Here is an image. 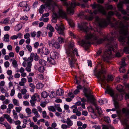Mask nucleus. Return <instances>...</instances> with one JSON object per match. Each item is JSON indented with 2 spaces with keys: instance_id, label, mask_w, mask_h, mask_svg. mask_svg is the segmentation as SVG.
<instances>
[{
  "instance_id": "f704fd0d",
  "label": "nucleus",
  "mask_w": 129,
  "mask_h": 129,
  "mask_svg": "<svg viewBox=\"0 0 129 129\" xmlns=\"http://www.w3.org/2000/svg\"><path fill=\"white\" fill-rule=\"evenodd\" d=\"M13 103L16 106H19V103L18 101L16 99H14L13 100Z\"/></svg>"
},
{
  "instance_id": "2eb2a0df",
  "label": "nucleus",
  "mask_w": 129,
  "mask_h": 129,
  "mask_svg": "<svg viewBox=\"0 0 129 129\" xmlns=\"http://www.w3.org/2000/svg\"><path fill=\"white\" fill-rule=\"evenodd\" d=\"M4 117L5 118H6L10 123H11L12 122V119L9 115L8 114H5L4 115Z\"/></svg>"
},
{
  "instance_id": "dca6fc26",
  "label": "nucleus",
  "mask_w": 129,
  "mask_h": 129,
  "mask_svg": "<svg viewBox=\"0 0 129 129\" xmlns=\"http://www.w3.org/2000/svg\"><path fill=\"white\" fill-rule=\"evenodd\" d=\"M49 95V94L45 91H43L41 93L42 97L44 98H47Z\"/></svg>"
},
{
  "instance_id": "774afa93",
  "label": "nucleus",
  "mask_w": 129,
  "mask_h": 129,
  "mask_svg": "<svg viewBox=\"0 0 129 129\" xmlns=\"http://www.w3.org/2000/svg\"><path fill=\"white\" fill-rule=\"evenodd\" d=\"M27 91V90L25 89H23L22 90L21 93L23 94H25Z\"/></svg>"
},
{
  "instance_id": "2f4dec72",
  "label": "nucleus",
  "mask_w": 129,
  "mask_h": 129,
  "mask_svg": "<svg viewBox=\"0 0 129 129\" xmlns=\"http://www.w3.org/2000/svg\"><path fill=\"white\" fill-rule=\"evenodd\" d=\"M55 48L57 49H59L60 47V45L59 43L57 42L54 43L53 46Z\"/></svg>"
},
{
  "instance_id": "aec40b11",
  "label": "nucleus",
  "mask_w": 129,
  "mask_h": 129,
  "mask_svg": "<svg viewBox=\"0 0 129 129\" xmlns=\"http://www.w3.org/2000/svg\"><path fill=\"white\" fill-rule=\"evenodd\" d=\"M22 26L19 24L15 26L14 28V30L16 31H19L22 28Z\"/></svg>"
},
{
  "instance_id": "393cba45",
  "label": "nucleus",
  "mask_w": 129,
  "mask_h": 129,
  "mask_svg": "<svg viewBox=\"0 0 129 129\" xmlns=\"http://www.w3.org/2000/svg\"><path fill=\"white\" fill-rule=\"evenodd\" d=\"M122 122L123 125H125L127 129H129V124L127 123V121L125 119L123 120L122 121Z\"/></svg>"
},
{
  "instance_id": "680f3d73",
  "label": "nucleus",
  "mask_w": 129,
  "mask_h": 129,
  "mask_svg": "<svg viewBox=\"0 0 129 129\" xmlns=\"http://www.w3.org/2000/svg\"><path fill=\"white\" fill-rule=\"evenodd\" d=\"M39 45V43L38 42H36L34 44V47L35 48H37Z\"/></svg>"
},
{
  "instance_id": "b1692460",
  "label": "nucleus",
  "mask_w": 129,
  "mask_h": 129,
  "mask_svg": "<svg viewBox=\"0 0 129 129\" xmlns=\"http://www.w3.org/2000/svg\"><path fill=\"white\" fill-rule=\"evenodd\" d=\"M40 64L43 66H45L46 65L47 62L46 61L41 59H40L39 61Z\"/></svg>"
},
{
  "instance_id": "a211bd4d",
  "label": "nucleus",
  "mask_w": 129,
  "mask_h": 129,
  "mask_svg": "<svg viewBox=\"0 0 129 129\" xmlns=\"http://www.w3.org/2000/svg\"><path fill=\"white\" fill-rule=\"evenodd\" d=\"M63 90L60 88L59 90L58 89L57 90L56 92V94L58 95L61 96L63 95Z\"/></svg>"
},
{
  "instance_id": "e2e57ef3",
  "label": "nucleus",
  "mask_w": 129,
  "mask_h": 129,
  "mask_svg": "<svg viewBox=\"0 0 129 129\" xmlns=\"http://www.w3.org/2000/svg\"><path fill=\"white\" fill-rule=\"evenodd\" d=\"M38 78L41 80H42L43 79L44 77L42 74H39Z\"/></svg>"
},
{
  "instance_id": "8fccbe9b",
  "label": "nucleus",
  "mask_w": 129,
  "mask_h": 129,
  "mask_svg": "<svg viewBox=\"0 0 129 129\" xmlns=\"http://www.w3.org/2000/svg\"><path fill=\"white\" fill-rule=\"evenodd\" d=\"M26 47L29 51L31 52V51L32 47L29 44L27 45H26Z\"/></svg>"
},
{
  "instance_id": "de8ad7c7",
  "label": "nucleus",
  "mask_w": 129,
  "mask_h": 129,
  "mask_svg": "<svg viewBox=\"0 0 129 129\" xmlns=\"http://www.w3.org/2000/svg\"><path fill=\"white\" fill-rule=\"evenodd\" d=\"M36 101H35L32 100H31L30 101V102L31 104V106L33 107H35L36 106L35 103H36Z\"/></svg>"
},
{
  "instance_id": "9d476101",
  "label": "nucleus",
  "mask_w": 129,
  "mask_h": 129,
  "mask_svg": "<svg viewBox=\"0 0 129 129\" xmlns=\"http://www.w3.org/2000/svg\"><path fill=\"white\" fill-rule=\"evenodd\" d=\"M124 60H122L121 61V66H120L119 70L121 73H124L125 72V70L124 69V66L126 65Z\"/></svg>"
},
{
  "instance_id": "a878e982",
  "label": "nucleus",
  "mask_w": 129,
  "mask_h": 129,
  "mask_svg": "<svg viewBox=\"0 0 129 129\" xmlns=\"http://www.w3.org/2000/svg\"><path fill=\"white\" fill-rule=\"evenodd\" d=\"M122 111L123 113H125L126 116H129V109L123 108L122 109Z\"/></svg>"
},
{
  "instance_id": "c03bdc74",
  "label": "nucleus",
  "mask_w": 129,
  "mask_h": 129,
  "mask_svg": "<svg viewBox=\"0 0 129 129\" xmlns=\"http://www.w3.org/2000/svg\"><path fill=\"white\" fill-rule=\"evenodd\" d=\"M48 110L50 111L54 112L56 111L55 108L53 106H50L48 108Z\"/></svg>"
},
{
  "instance_id": "49530a36",
  "label": "nucleus",
  "mask_w": 129,
  "mask_h": 129,
  "mask_svg": "<svg viewBox=\"0 0 129 129\" xmlns=\"http://www.w3.org/2000/svg\"><path fill=\"white\" fill-rule=\"evenodd\" d=\"M124 51L126 54L129 53V47H125L124 48Z\"/></svg>"
},
{
  "instance_id": "f257e3e1",
  "label": "nucleus",
  "mask_w": 129,
  "mask_h": 129,
  "mask_svg": "<svg viewBox=\"0 0 129 129\" xmlns=\"http://www.w3.org/2000/svg\"><path fill=\"white\" fill-rule=\"evenodd\" d=\"M114 14L113 11H109L106 19L100 18L98 16L95 17V21L100 27H105L108 24H110L111 27L116 29L114 33L112 32L107 36L104 37L103 38L99 39V37L95 34H88L91 29L87 26V22H82L78 25L79 28L86 34L85 39L82 40L81 42L82 46L85 50H87L88 49L91 42L93 41L97 44H100L105 42H107L106 47L108 49L103 56L105 61L111 58L110 55L112 54L113 52H115L114 49L117 48V44L115 41V38L118 37L119 41L122 43L123 46L127 44L129 46V37H127L128 25L127 24L125 26L121 22L119 24L117 22H111V17Z\"/></svg>"
},
{
  "instance_id": "bf43d9fd",
  "label": "nucleus",
  "mask_w": 129,
  "mask_h": 129,
  "mask_svg": "<svg viewBox=\"0 0 129 129\" xmlns=\"http://www.w3.org/2000/svg\"><path fill=\"white\" fill-rule=\"evenodd\" d=\"M30 35L28 33L25 34L24 36V37L25 39H28L30 37Z\"/></svg>"
},
{
  "instance_id": "0eeeda50",
  "label": "nucleus",
  "mask_w": 129,
  "mask_h": 129,
  "mask_svg": "<svg viewBox=\"0 0 129 129\" xmlns=\"http://www.w3.org/2000/svg\"><path fill=\"white\" fill-rule=\"evenodd\" d=\"M55 28L59 34L63 36H64V31L65 29V28L63 24L61 23L58 24H56Z\"/></svg>"
},
{
  "instance_id": "5701e85b",
  "label": "nucleus",
  "mask_w": 129,
  "mask_h": 129,
  "mask_svg": "<svg viewBox=\"0 0 129 129\" xmlns=\"http://www.w3.org/2000/svg\"><path fill=\"white\" fill-rule=\"evenodd\" d=\"M34 53H32L30 54V57H28L27 60V62H31L33 60Z\"/></svg>"
},
{
  "instance_id": "603ef678",
  "label": "nucleus",
  "mask_w": 129,
  "mask_h": 129,
  "mask_svg": "<svg viewBox=\"0 0 129 129\" xmlns=\"http://www.w3.org/2000/svg\"><path fill=\"white\" fill-rule=\"evenodd\" d=\"M25 111L26 113L28 115L31 114V109L28 108H27L26 109Z\"/></svg>"
},
{
  "instance_id": "4468645a",
  "label": "nucleus",
  "mask_w": 129,
  "mask_h": 129,
  "mask_svg": "<svg viewBox=\"0 0 129 129\" xmlns=\"http://www.w3.org/2000/svg\"><path fill=\"white\" fill-rule=\"evenodd\" d=\"M58 54L56 52H52L50 53L51 57H52L53 58H58Z\"/></svg>"
},
{
  "instance_id": "6e6552de",
  "label": "nucleus",
  "mask_w": 129,
  "mask_h": 129,
  "mask_svg": "<svg viewBox=\"0 0 129 129\" xmlns=\"http://www.w3.org/2000/svg\"><path fill=\"white\" fill-rule=\"evenodd\" d=\"M18 7L23 8V11L27 12L30 9V7L26 1H22L18 5Z\"/></svg>"
},
{
  "instance_id": "20e7f679",
  "label": "nucleus",
  "mask_w": 129,
  "mask_h": 129,
  "mask_svg": "<svg viewBox=\"0 0 129 129\" xmlns=\"http://www.w3.org/2000/svg\"><path fill=\"white\" fill-rule=\"evenodd\" d=\"M93 9H96L94 10L93 12H91L90 10L89 12L90 13V15L88 17V19L90 20H92L94 17V14H97L98 12H100L104 15H106V12L104 8L103 7L99 4H94L91 5Z\"/></svg>"
},
{
  "instance_id": "6ab92c4d",
  "label": "nucleus",
  "mask_w": 129,
  "mask_h": 129,
  "mask_svg": "<svg viewBox=\"0 0 129 129\" xmlns=\"http://www.w3.org/2000/svg\"><path fill=\"white\" fill-rule=\"evenodd\" d=\"M42 54L45 55H47L49 54L50 53V51L48 49L46 48H43L42 49Z\"/></svg>"
},
{
  "instance_id": "7ed1b4c3",
  "label": "nucleus",
  "mask_w": 129,
  "mask_h": 129,
  "mask_svg": "<svg viewBox=\"0 0 129 129\" xmlns=\"http://www.w3.org/2000/svg\"><path fill=\"white\" fill-rule=\"evenodd\" d=\"M117 90L119 91V92L117 93L115 96L114 95V93L113 90L110 87L107 86L106 90L105 91V93H108L113 97L114 98V100L120 101L122 100L123 97L122 93H123L124 90L123 89V86L121 85H118L117 87Z\"/></svg>"
},
{
  "instance_id": "052dcab7",
  "label": "nucleus",
  "mask_w": 129,
  "mask_h": 129,
  "mask_svg": "<svg viewBox=\"0 0 129 129\" xmlns=\"http://www.w3.org/2000/svg\"><path fill=\"white\" fill-rule=\"evenodd\" d=\"M7 73L8 75H12V71L11 70H9L7 71Z\"/></svg>"
},
{
  "instance_id": "3c124183",
  "label": "nucleus",
  "mask_w": 129,
  "mask_h": 129,
  "mask_svg": "<svg viewBox=\"0 0 129 129\" xmlns=\"http://www.w3.org/2000/svg\"><path fill=\"white\" fill-rule=\"evenodd\" d=\"M106 8L107 10H112L113 7L112 5H110L107 6L105 7Z\"/></svg>"
},
{
  "instance_id": "f8f14e48",
  "label": "nucleus",
  "mask_w": 129,
  "mask_h": 129,
  "mask_svg": "<svg viewBox=\"0 0 129 129\" xmlns=\"http://www.w3.org/2000/svg\"><path fill=\"white\" fill-rule=\"evenodd\" d=\"M93 127L95 129H101V127L100 125H94L93 126ZM102 129H109L108 127L106 125H103Z\"/></svg>"
},
{
  "instance_id": "e433bc0d",
  "label": "nucleus",
  "mask_w": 129,
  "mask_h": 129,
  "mask_svg": "<svg viewBox=\"0 0 129 129\" xmlns=\"http://www.w3.org/2000/svg\"><path fill=\"white\" fill-rule=\"evenodd\" d=\"M13 115L14 116V118L16 119H17L18 118L17 113L15 111L13 110Z\"/></svg>"
},
{
  "instance_id": "1a4fd4ad",
  "label": "nucleus",
  "mask_w": 129,
  "mask_h": 129,
  "mask_svg": "<svg viewBox=\"0 0 129 129\" xmlns=\"http://www.w3.org/2000/svg\"><path fill=\"white\" fill-rule=\"evenodd\" d=\"M58 13L59 15H58L59 16V17H61L62 18H66L67 19V14L62 9H59Z\"/></svg>"
},
{
  "instance_id": "ea45409f",
  "label": "nucleus",
  "mask_w": 129,
  "mask_h": 129,
  "mask_svg": "<svg viewBox=\"0 0 129 129\" xmlns=\"http://www.w3.org/2000/svg\"><path fill=\"white\" fill-rule=\"evenodd\" d=\"M9 19L8 18H5L3 21V23L4 24H7L9 23Z\"/></svg>"
},
{
  "instance_id": "79ce46f5",
  "label": "nucleus",
  "mask_w": 129,
  "mask_h": 129,
  "mask_svg": "<svg viewBox=\"0 0 129 129\" xmlns=\"http://www.w3.org/2000/svg\"><path fill=\"white\" fill-rule=\"evenodd\" d=\"M114 105L115 108L116 109L119 108V106L118 102L117 101L115 100H114Z\"/></svg>"
},
{
  "instance_id": "423d86ee",
  "label": "nucleus",
  "mask_w": 129,
  "mask_h": 129,
  "mask_svg": "<svg viewBox=\"0 0 129 129\" xmlns=\"http://www.w3.org/2000/svg\"><path fill=\"white\" fill-rule=\"evenodd\" d=\"M101 69V70L97 71L96 76L97 78L101 81L102 82L106 84V78L104 75L106 73L105 71L103 69L102 67Z\"/></svg>"
},
{
  "instance_id": "473e14b6",
  "label": "nucleus",
  "mask_w": 129,
  "mask_h": 129,
  "mask_svg": "<svg viewBox=\"0 0 129 129\" xmlns=\"http://www.w3.org/2000/svg\"><path fill=\"white\" fill-rule=\"evenodd\" d=\"M64 39L61 37H58L57 39L58 41L60 44L63 43L64 42Z\"/></svg>"
},
{
  "instance_id": "c756f323",
  "label": "nucleus",
  "mask_w": 129,
  "mask_h": 129,
  "mask_svg": "<svg viewBox=\"0 0 129 129\" xmlns=\"http://www.w3.org/2000/svg\"><path fill=\"white\" fill-rule=\"evenodd\" d=\"M96 109L98 111V114L99 115L101 114L102 113V110L101 108L100 107L96 106L95 107Z\"/></svg>"
},
{
  "instance_id": "39448f33",
  "label": "nucleus",
  "mask_w": 129,
  "mask_h": 129,
  "mask_svg": "<svg viewBox=\"0 0 129 129\" xmlns=\"http://www.w3.org/2000/svg\"><path fill=\"white\" fill-rule=\"evenodd\" d=\"M129 3V0H123V1H120L117 5V7L119 10L121 11L123 15H126L127 16H125L123 17L125 20H129V14H127V12L125 10L122 9V6L123 4ZM128 10H129V6L127 7Z\"/></svg>"
},
{
  "instance_id": "ddd939ff",
  "label": "nucleus",
  "mask_w": 129,
  "mask_h": 129,
  "mask_svg": "<svg viewBox=\"0 0 129 129\" xmlns=\"http://www.w3.org/2000/svg\"><path fill=\"white\" fill-rule=\"evenodd\" d=\"M32 112L34 114L35 116L37 118L40 117V115L38 113L37 110L36 108H33L32 109Z\"/></svg>"
},
{
  "instance_id": "09e8293b",
  "label": "nucleus",
  "mask_w": 129,
  "mask_h": 129,
  "mask_svg": "<svg viewBox=\"0 0 129 129\" xmlns=\"http://www.w3.org/2000/svg\"><path fill=\"white\" fill-rule=\"evenodd\" d=\"M28 121H29L30 123L31 122V120L29 118L24 119L23 120V122L25 124H26Z\"/></svg>"
},
{
  "instance_id": "37998d69",
  "label": "nucleus",
  "mask_w": 129,
  "mask_h": 129,
  "mask_svg": "<svg viewBox=\"0 0 129 129\" xmlns=\"http://www.w3.org/2000/svg\"><path fill=\"white\" fill-rule=\"evenodd\" d=\"M104 120L107 123H109L111 122L110 118L108 117H104Z\"/></svg>"
},
{
  "instance_id": "4d7b16f0",
  "label": "nucleus",
  "mask_w": 129,
  "mask_h": 129,
  "mask_svg": "<svg viewBox=\"0 0 129 129\" xmlns=\"http://www.w3.org/2000/svg\"><path fill=\"white\" fill-rule=\"evenodd\" d=\"M10 27L8 26H6L4 27V30L5 31H8L10 30Z\"/></svg>"
},
{
  "instance_id": "a19ab883",
  "label": "nucleus",
  "mask_w": 129,
  "mask_h": 129,
  "mask_svg": "<svg viewBox=\"0 0 129 129\" xmlns=\"http://www.w3.org/2000/svg\"><path fill=\"white\" fill-rule=\"evenodd\" d=\"M113 79V78L111 75H108V76L107 80L108 82L109 81H112Z\"/></svg>"
},
{
  "instance_id": "412c9836",
  "label": "nucleus",
  "mask_w": 129,
  "mask_h": 129,
  "mask_svg": "<svg viewBox=\"0 0 129 129\" xmlns=\"http://www.w3.org/2000/svg\"><path fill=\"white\" fill-rule=\"evenodd\" d=\"M87 89L86 88H84V89L83 92L84 93V94L85 97L87 98L88 100H89L90 98V96L87 93Z\"/></svg>"
},
{
  "instance_id": "c9c22d12",
  "label": "nucleus",
  "mask_w": 129,
  "mask_h": 129,
  "mask_svg": "<svg viewBox=\"0 0 129 129\" xmlns=\"http://www.w3.org/2000/svg\"><path fill=\"white\" fill-rule=\"evenodd\" d=\"M45 68V67L43 66L39 67L38 69V70L41 72H44Z\"/></svg>"
},
{
  "instance_id": "7c9ffc66",
  "label": "nucleus",
  "mask_w": 129,
  "mask_h": 129,
  "mask_svg": "<svg viewBox=\"0 0 129 129\" xmlns=\"http://www.w3.org/2000/svg\"><path fill=\"white\" fill-rule=\"evenodd\" d=\"M47 28L48 29H49L50 31V32H54V28L50 24H49L47 26Z\"/></svg>"
},
{
  "instance_id": "f03ea898",
  "label": "nucleus",
  "mask_w": 129,
  "mask_h": 129,
  "mask_svg": "<svg viewBox=\"0 0 129 129\" xmlns=\"http://www.w3.org/2000/svg\"><path fill=\"white\" fill-rule=\"evenodd\" d=\"M66 53L67 56V58L69 60L70 67L71 68L75 67L74 64L76 62V59L74 57L75 55H76L78 56L79 55L77 50L75 48L74 43L70 42L67 47L66 48Z\"/></svg>"
},
{
  "instance_id": "0e129e2a",
  "label": "nucleus",
  "mask_w": 129,
  "mask_h": 129,
  "mask_svg": "<svg viewBox=\"0 0 129 129\" xmlns=\"http://www.w3.org/2000/svg\"><path fill=\"white\" fill-rule=\"evenodd\" d=\"M81 101L82 103H84L86 102H87V100L85 98H82L81 99Z\"/></svg>"
},
{
  "instance_id": "bb28decb",
  "label": "nucleus",
  "mask_w": 129,
  "mask_h": 129,
  "mask_svg": "<svg viewBox=\"0 0 129 129\" xmlns=\"http://www.w3.org/2000/svg\"><path fill=\"white\" fill-rule=\"evenodd\" d=\"M45 6L42 5L41 6L40 8L39 9V12L40 14H42L44 12V9L45 8Z\"/></svg>"
},
{
  "instance_id": "13d9d810",
  "label": "nucleus",
  "mask_w": 129,
  "mask_h": 129,
  "mask_svg": "<svg viewBox=\"0 0 129 129\" xmlns=\"http://www.w3.org/2000/svg\"><path fill=\"white\" fill-rule=\"evenodd\" d=\"M4 64L5 67L7 68L9 67L10 63L9 62L6 61L4 63Z\"/></svg>"
},
{
  "instance_id": "338daca9",
  "label": "nucleus",
  "mask_w": 129,
  "mask_h": 129,
  "mask_svg": "<svg viewBox=\"0 0 129 129\" xmlns=\"http://www.w3.org/2000/svg\"><path fill=\"white\" fill-rule=\"evenodd\" d=\"M68 96L71 98H73L74 97V95L72 92H70L68 94Z\"/></svg>"
},
{
  "instance_id": "72a5a7b5",
  "label": "nucleus",
  "mask_w": 129,
  "mask_h": 129,
  "mask_svg": "<svg viewBox=\"0 0 129 129\" xmlns=\"http://www.w3.org/2000/svg\"><path fill=\"white\" fill-rule=\"evenodd\" d=\"M9 36L8 34H6L4 35V41H5L6 42H9Z\"/></svg>"
},
{
  "instance_id": "4c0bfd02",
  "label": "nucleus",
  "mask_w": 129,
  "mask_h": 129,
  "mask_svg": "<svg viewBox=\"0 0 129 129\" xmlns=\"http://www.w3.org/2000/svg\"><path fill=\"white\" fill-rule=\"evenodd\" d=\"M12 64L13 66L15 68L17 67L18 66V64L16 60H14L12 62Z\"/></svg>"
},
{
  "instance_id": "6e6d98bb",
  "label": "nucleus",
  "mask_w": 129,
  "mask_h": 129,
  "mask_svg": "<svg viewBox=\"0 0 129 129\" xmlns=\"http://www.w3.org/2000/svg\"><path fill=\"white\" fill-rule=\"evenodd\" d=\"M61 127L63 129H66L67 128H70L68 125L65 124H63L62 125Z\"/></svg>"
},
{
  "instance_id": "a18cd8bd",
  "label": "nucleus",
  "mask_w": 129,
  "mask_h": 129,
  "mask_svg": "<svg viewBox=\"0 0 129 129\" xmlns=\"http://www.w3.org/2000/svg\"><path fill=\"white\" fill-rule=\"evenodd\" d=\"M3 124L5 127L6 129H11L10 125L8 123H5Z\"/></svg>"
},
{
  "instance_id": "864d4df0",
  "label": "nucleus",
  "mask_w": 129,
  "mask_h": 129,
  "mask_svg": "<svg viewBox=\"0 0 129 129\" xmlns=\"http://www.w3.org/2000/svg\"><path fill=\"white\" fill-rule=\"evenodd\" d=\"M22 108L21 107H16L15 108L16 112L19 113L22 110Z\"/></svg>"
},
{
  "instance_id": "69168bd1",
  "label": "nucleus",
  "mask_w": 129,
  "mask_h": 129,
  "mask_svg": "<svg viewBox=\"0 0 129 129\" xmlns=\"http://www.w3.org/2000/svg\"><path fill=\"white\" fill-rule=\"evenodd\" d=\"M49 15V13H45L42 15V17H48Z\"/></svg>"
},
{
  "instance_id": "f3484780",
  "label": "nucleus",
  "mask_w": 129,
  "mask_h": 129,
  "mask_svg": "<svg viewBox=\"0 0 129 129\" xmlns=\"http://www.w3.org/2000/svg\"><path fill=\"white\" fill-rule=\"evenodd\" d=\"M89 101H90L92 104L94 105L95 107L97 106V104L95 102L94 99V98L93 97H91L90 96L89 100L88 101L87 100V102H88Z\"/></svg>"
},
{
  "instance_id": "9b49d317",
  "label": "nucleus",
  "mask_w": 129,
  "mask_h": 129,
  "mask_svg": "<svg viewBox=\"0 0 129 129\" xmlns=\"http://www.w3.org/2000/svg\"><path fill=\"white\" fill-rule=\"evenodd\" d=\"M52 23H55L57 22V20L58 18H59V16L55 12H53L52 15Z\"/></svg>"
},
{
  "instance_id": "5fc2aeb1",
  "label": "nucleus",
  "mask_w": 129,
  "mask_h": 129,
  "mask_svg": "<svg viewBox=\"0 0 129 129\" xmlns=\"http://www.w3.org/2000/svg\"><path fill=\"white\" fill-rule=\"evenodd\" d=\"M54 92L53 91H52L51 92V94L49 96L50 98H53L54 97L56 96V94H54V95H53V94H54Z\"/></svg>"
},
{
  "instance_id": "cd10ccee",
  "label": "nucleus",
  "mask_w": 129,
  "mask_h": 129,
  "mask_svg": "<svg viewBox=\"0 0 129 129\" xmlns=\"http://www.w3.org/2000/svg\"><path fill=\"white\" fill-rule=\"evenodd\" d=\"M36 86L37 89H41L43 87L44 85L41 83H38L36 84Z\"/></svg>"
},
{
  "instance_id": "c85d7f7f",
  "label": "nucleus",
  "mask_w": 129,
  "mask_h": 129,
  "mask_svg": "<svg viewBox=\"0 0 129 129\" xmlns=\"http://www.w3.org/2000/svg\"><path fill=\"white\" fill-rule=\"evenodd\" d=\"M47 61H49V62L52 64H54L55 63V61L53 58L48 57L47 58Z\"/></svg>"
},
{
  "instance_id": "4be33fe9",
  "label": "nucleus",
  "mask_w": 129,
  "mask_h": 129,
  "mask_svg": "<svg viewBox=\"0 0 129 129\" xmlns=\"http://www.w3.org/2000/svg\"><path fill=\"white\" fill-rule=\"evenodd\" d=\"M67 123L68 125L70 127V126H71L73 124V121L70 120V118L68 117L67 118Z\"/></svg>"
},
{
  "instance_id": "58836bf2",
  "label": "nucleus",
  "mask_w": 129,
  "mask_h": 129,
  "mask_svg": "<svg viewBox=\"0 0 129 129\" xmlns=\"http://www.w3.org/2000/svg\"><path fill=\"white\" fill-rule=\"evenodd\" d=\"M34 59L36 61L38 60L39 58V57L36 53L34 54Z\"/></svg>"
}]
</instances>
